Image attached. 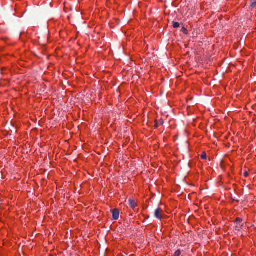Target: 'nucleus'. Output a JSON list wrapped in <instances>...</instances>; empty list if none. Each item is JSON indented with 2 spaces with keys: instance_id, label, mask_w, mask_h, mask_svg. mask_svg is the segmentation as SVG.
I'll return each mask as SVG.
<instances>
[{
  "instance_id": "f257e3e1",
  "label": "nucleus",
  "mask_w": 256,
  "mask_h": 256,
  "mask_svg": "<svg viewBox=\"0 0 256 256\" xmlns=\"http://www.w3.org/2000/svg\"><path fill=\"white\" fill-rule=\"evenodd\" d=\"M164 214V211L162 210L161 208H156L154 212V216L158 219L161 220L162 216Z\"/></svg>"
},
{
  "instance_id": "f03ea898",
  "label": "nucleus",
  "mask_w": 256,
  "mask_h": 256,
  "mask_svg": "<svg viewBox=\"0 0 256 256\" xmlns=\"http://www.w3.org/2000/svg\"><path fill=\"white\" fill-rule=\"evenodd\" d=\"M112 218L114 220H117L119 218L120 212L118 210L115 208L112 210Z\"/></svg>"
},
{
  "instance_id": "7ed1b4c3",
  "label": "nucleus",
  "mask_w": 256,
  "mask_h": 256,
  "mask_svg": "<svg viewBox=\"0 0 256 256\" xmlns=\"http://www.w3.org/2000/svg\"><path fill=\"white\" fill-rule=\"evenodd\" d=\"M128 202L129 206L132 209L134 210L137 206V204L134 200L130 199Z\"/></svg>"
},
{
  "instance_id": "20e7f679",
  "label": "nucleus",
  "mask_w": 256,
  "mask_h": 256,
  "mask_svg": "<svg viewBox=\"0 0 256 256\" xmlns=\"http://www.w3.org/2000/svg\"><path fill=\"white\" fill-rule=\"evenodd\" d=\"M180 24L178 22H173L172 26L174 28H178L180 27Z\"/></svg>"
},
{
  "instance_id": "39448f33",
  "label": "nucleus",
  "mask_w": 256,
  "mask_h": 256,
  "mask_svg": "<svg viewBox=\"0 0 256 256\" xmlns=\"http://www.w3.org/2000/svg\"><path fill=\"white\" fill-rule=\"evenodd\" d=\"M256 6V0H251L250 6L254 8Z\"/></svg>"
},
{
  "instance_id": "423d86ee",
  "label": "nucleus",
  "mask_w": 256,
  "mask_h": 256,
  "mask_svg": "<svg viewBox=\"0 0 256 256\" xmlns=\"http://www.w3.org/2000/svg\"><path fill=\"white\" fill-rule=\"evenodd\" d=\"M180 254H181L180 250H178L175 252L174 256H180Z\"/></svg>"
},
{
  "instance_id": "0eeeda50",
  "label": "nucleus",
  "mask_w": 256,
  "mask_h": 256,
  "mask_svg": "<svg viewBox=\"0 0 256 256\" xmlns=\"http://www.w3.org/2000/svg\"><path fill=\"white\" fill-rule=\"evenodd\" d=\"M202 159L205 160L206 158V154L205 152H203L201 156H200Z\"/></svg>"
},
{
  "instance_id": "6e6552de",
  "label": "nucleus",
  "mask_w": 256,
  "mask_h": 256,
  "mask_svg": "<svg viewBox=\"0 0 256 256\" xmlns=\"http://www.w3.org/2000/svg\"><path fill=\"white\" fill-rule=\"evenodd\" d=\"M242 226H243V224H240L239 226H236V230H240L242 228Z\"/></svg>"
},
{
  "instance_id": "1a4fd4ad",
  "label": "nucleus",
  "mask_w": 256,
  "mask_h": 256,
  "mask_svg": "<svg viewBox=\"0 0 256 256\" xmlns=\"http://www.w3.org/2000/svg\"><path fill=\"white\" fill-rule=\"evenodd\" d=\"M242 222V218H238L236 220V223H241Z\"/></svg>"
},
{
  "instance_id": "9d476101",
  "label": "nucleus",
  "mask_w": 256,
  "mask_h": 256,
  "mask_svg": "<svg viewBox=\"0 0 256 256\" xmlns=\"http://www.w3.org/2000/svg\"><path fill=\"white\" fill-rule=\"evenodd\" d=\"M244 176L245 177H247L248 176V172H245L244 173Z\"/></svg>"
}]
</instances>
